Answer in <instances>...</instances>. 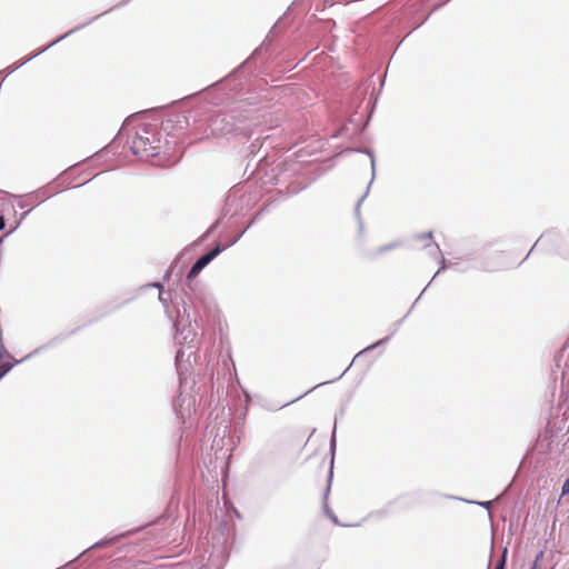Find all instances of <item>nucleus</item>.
<instances>
[{"label": "nucleus", "instance_id": "1", "mask_svg": "<svg viewBox=\"0 0 569 569\" xmlns=\"http://www.w3.org/2000/svg\"><path fill=\"white\" fill-rule=\"evenodd\" d=\"M132 152L141 159H148L159 154L160 146L158 141L148 136H136L131 143Z\"/></svg>", "mask_w": 569, "mask_h": 569}, {"label": "nucleus", "instance_id": "2", "mask_svg": "<svg viewBox=\"0 0 569 569\" xmlns=\"http://www.w3.org/2000/svg\"><path fill=\"white\" fill-rule=\"evenodd\" d=\"M210 126L213 132L219 134H227L233 130V121L227 116H216L210 120Z\"/></svg>", "mask_w": 569, "mask_h": 569}, {"label": "nucleus", "instance_id": "3", "mask_svg": "<svg viewBox=\"0 0 569 569\" xmlns=\"http://www.w3.org/2000/svg\"><path fill=\"white\" fill-rule=\"evenodd\" d=\"M221 251H209L207 254L202 256L197 262L191 267L188 279L196 278L199 272Z\"/></svg>", "mask_w": 569, "mask_h": 569}, {"label": "nucleus", "instance_id": "4", "mask_svg": "<svg viewBox=\"0 0 569 569\" xmlns=\"http://www.w3.org/2000/svg\"><path fill=\"white\" fill-rule=\"evenodd\" d=\"M427 241L423 243L425 247H437L439 248V244L432 241L431 233H428L423 237Z\"/></svg>", "mask_w": 569, "mask_h": 569}, {"label": "nucleus", "instance_id": "5", "mask_svg": "<svg viewBox=\"0 0 569 569\" xmlns=\"http://www.w3.org/2000/svg\"><path fill=\"white\" fill-rule=\"evenodd\" d=\"M506 552H507V550H505L502 558L496 565L495 569H506Z\"/></svg>", "mask_w": 569, "mask_h": 569}, {"label": "nucleus", "instance_id": "6", "mask_svg": "<svg viewBox=\"0 0 569 569\" xmlns=\"http://www.w3.org/2000/svg\"><path fill=\"white\" fill-rule=\"evenodd\" d=\"M6 226V221H4V218L3 216H0V230H2Z\"/></svg>", "mask_w": 569, "mask_h": 569}, {"label": "nucleus", "instance_id": "7", "mask_svg": "<svg viewBox=\"0 0 569 569\" xmlns=\"http://www.w3.org/2000/svg\"><path fill=\"white\" fill-rule=\"evenodd\" d=\"M530 569H539V567L535 563Z\"/></svg>", "mask_w": 569, "mask_h": 569}, {"label": "nucleus", "instance_id": "8", "mask_svg": "<svg viewBox=\"0 0 569 569\" xmlns=\"http://www.w3.org/2000/svg\"><path fill=\"white\" fill-rule=\"evenodd\" d=\"M539 243V240L537 242H535V244L532 246V249H535Z\"/></svg>", "mask_w": 569, "mask_h": 569}]
</instances>
